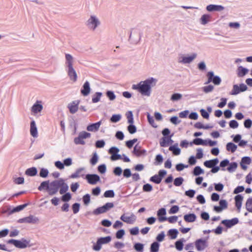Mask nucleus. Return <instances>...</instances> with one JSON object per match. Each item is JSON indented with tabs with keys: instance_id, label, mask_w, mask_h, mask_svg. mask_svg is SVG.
Masks as SVG:
<instances>
[{
	"instance_id": "nucleus-46",
	"label": "nucleus",
	"mask_w": 252,
	"mask_h": 252,
	"mask_svg": "<svg viewBox=\"0 0 252 252\" xmlns=\"http://www.w3.org/2000/svg\"><path fill=\"white\" fill-rule=\"evenodd\" d=\"M184 181V179L182 177L176 178L174 181V185L175 186H180Z\"/></svg>"
},
{
	"instance_id": "nucleus-2",
	"label": "nucleus",
	"mask_w": 252,
	"mask_h": 252,
	"mask_svg": "<svg viewBox=\"0 0 252 252\" xmlns=\"http://www.w3.org/2000/svg\"><path fill=\"white\" fill-rule=\"evenodd\" d=\"M60 189V193L61 194L66 192L68 189L67 185L64 181L60 179L51 182L49 184L48 193L50 195L55 194Z\"/></svg>"
},
{
	"instance_id": "nucleus-56",
	"label": "nucleus",
	"mask_w": 252,
	"mask_h": 252,
	"mask_svg": "<svg viewBox=\"0 0 252 252\" xmlns=\"http://www.w3.org/2000/svg\"><path fill=\"white\" fill-rule=\"evenodd\" d=\"M27 204H23V205H21L18 206L14 208L13 209L12 212H19L20 211H21L24 208H25L27 206Z\"/></svg>"
},
{
	"instance_id": "nucleus-45",
	"label": "nucleus",
	"mask_w": 252,
	"mask_h": 252,
	"mask_svg": "<svg viewBox=\"0 0 252 252\" xmlns=\"http://www.w3.org/2000/svg\"><path fill=\"white\" fill-rule=\"evenodd\" d=\"M126 118L127 119L128 123L132 124L133 123V114L132 112L129 111L126 114Z\"/></svg>"
},
{
	"instance_id": "nucleus-53",
	"label": "nucleus",
	"mask_w": 252,
	"mask_h": 252,
	"mask_svg": "<svg viewBox=\"0 0 252 252\" xmlns=\"http://www.w3.org/2000/svg\"><path fill=\"white\" fill-rule=\"evenodd\" d=\"M240 92L239 87L237 85H234L233 87L231 94L233 95H236Z\"/></svg>"
},
{
	"instance_id": "nucleus-60",
	"label": "nucleus",
	"mask_w": 252,
	"mask_h": 252,
	"mask_svg": "<svg viewBox=\"0 0 252 252\" xmlns=\"http://www.w3.org/2000/svg\"><path fill=\"white\" fill-rule=\"evenodd\" d=\"M220 206L222 209H225L227 208V203L225 200L221 199L219 202Z\"/></svg>"
},
{
	"instance_id": "nucleus-12",
	"label": "nucleus",
	"mask_w": 252,
	"mask_h": 252,
	"mask_svg": "<svg viewBox=\"0 0 252 252\" xmlns=\"http://www.w3.org/2000/svg\"><path fill=\"white\" fill-rule=\"evenodd\" d=\"M38 221V218L32 215H31L28 217L24 218L21 220V222L27 223H36Z\"/></svg>"
},
{
	"instance_id": "nucleus-38",
	"label": "nucleus",
	"mask_w": 252,
	"mask_h": 252,
	"mask_svg": "<svg viewBox=\"0 0 252 252\" xmlns=\"http://www.w3.org/2000/svg\"><path fill=\"white\" fill-rule=\"evenodd\" d=\"M192 143L196 145H206V143L203 140H202L201 138H199L194 139L193 140L192 142H191L190 143V145H192Z\"/></svg>"
},
{
	"instance_id": "nucleus-44",
	"label": "nucleus",
	"mask_w": 252,
	"mask_h": 252,
	"mask_svg": "<svg viewBox=\"0 0 252 252\" xmlns=\"http://www.w3.org/2000/svg\"><path fill=\"white\" fill-rule=\"evenodd\" d=\"M182 97V95L179 93H175L172 95L171 100L172 101H177L181 99Z\"/></svg>"
},
{
	"instance_id": "nucleus-40",
	"label": "nucleus",
	"mask_w": 252,
	"mask_h": 252,
	"mask_svg": "<svg viewBox=\"0 0 252 252\" xmlns=\"http://www.w3.org/2000/svg\"><path fill=\"white\" fill-rule=\"evenodd\" d=\"M162 179L160 177V176H158V175H155L150 178V181L156 183V184H159Z\"/></svg>"
},
{
	"instance_id": "nucleus-41",
	"label": "nucleus",
	"mask_w": 252,
	"mask_h": 252,
	"mask_svg": "<svg viewBox=\"0 0 252 252\" xmlns=\"http://www.w3.org/2000/svg\"><path fill=\"white\" fill-rule=\"evenodd\" d=\"M178 233V231L175 229H170L168 231V234L172 239H174L177 237Z\"/></svg>"
},
{
	"instance_id": "nucleus-48",
	"label": "nucleus",
	"mask_w": 252,
	"mask_h": 252,
	"mask_svg": "<svg viewBox=\"0 0 252 252\" xmlns=\"http://www.w3.org/2000/svg\"><path fill=\"white\" fill-rule=\"evenodd\" d=\"M203 173V170L199 166H196L193 170V174L198 176Z\"/></svg>"
},
{
	"instance_id": "nucleus-47",
	"label": "nucleus",
	"mask_w": 252,
	"mask_h": 252,
	"mask_svg": "<svg viewBox=\"0 0 252 252\" xmlns=\"http://www.w3.org/2000/svg\"><path fill=\"white\" fill-rule=\"evenodd\" d=\"M121 118V116L119 114L113 115L111 117L110 120L113 123H117L119 122Z\"/></svg>"
},
{
	"instance_id": "nucleus-31",
	"label": "nucleus",
	"mask_w": 252,
	"mask_h": 252,
	"mask_svg": "<svg viewBox=\"0 0 252 252\" xmlns=\"http://www.w3.org/2000/svg\"><path fill=\"white\" fill-rule=\"evenodd\" d=\"M211 17L210 15L208 14H204L203 15L200 19V23L202 25H206L208 22L211 21Z\"/></svg>"
},
{
	"instance_id": "nucleus-34",
	"label": "nucleus",
	"mask_w": 252,
	"mask_h": 252,
	"mask_svg": "<svg viewBox=\"0 0 252 252\" xmlns=\"http://www.w3.org/2000/svg\"><path fill=\"white\" fill-rule=\"evenodd\" d=\"M246 209L250 213H252V197L249 198L245 204Z\"/></svg>"
},
{
	"instance_id": "nucleus-30",
	"label": "nucleus",
	"mask_w": 252,
	"mask_h": 252,
	"mask_svg": "<svg viewBox=\"0 0 252 252\" xmlns=\"http://www.w3.org/2000/svg\"><path fill=\"white\" fill-rule=\"evenodd\" d=\"M248 72V70L242 66L238 67L237 69V75L242 77L245 76Z\"/></svg>"
},
{
	"instance_id": "nucleus-43",
	"label": "nucleus",
	"mask_w": 252,
	"mask_h": 252,
	"mask_svg": "<svg viewBox=\"0 0 252 252\" xmlns=\"http://www.w3.org/2000/svg\"><path fill=\"white\" fill-rule=\"evenodd\" d=\"M102 94L101 93L97 92L92 98V101L93 103H96L100 100Z\"/></svg>"
},
{
	"instance_id": "nucleus-11",
	"label": "nucleus",
	"mask_w": 252,
	"mask_h": 252,
	"mask_svg": "<svg viewBox=\"0 0 252 252\" xmlns=\"http://www.w3.org/2000/svg\"><path fill=\"white\" fill-rule=\"evenodd\" d=\"M80 103L79 100H74L68 104L67 107L71 114L75 113L78 110V106Z\"/></svg>"
},
{
	"instance_id": "nucleus-33",
	"label": "nucleus",
	"mask_w": 252,
	"mask_h": 252,
	"mask_svg": "<svg viewBox=\"0 0 252 252\" xmlns=\"http://www.w3.org/2000/svg\"><path fill=\"white\" fill-rule=\"evenodd\" d=\"M237 148V146L232 142L228 143L226 145V150L228 151H230L231 153L235 152Z\"/></svg>"
},
{
	"instance_id": "nucleus-61",
	"label": "nucleus",
	"mask_w": 252,
	"mask_h": 252,
	"mask_svg": "<svg viewBox=\"0 0 252 252\" xmlns=\"http://www.w3.org/2000/svg\"><path fill=\"white\" fill-rule=\"evenodd\" d=\"M197 153L196 154V158L197 159H200L203 158V154L202 150L201 148H198L196 150Z\"/></svg>"
},
{
	"instance_id": "nucleus-24",
	"label": "nucleus",
	"mask_w": 252,
	"mask_h": 252,
	"mask_svg": "<svg viewBox=\"0 0 252 252\" xmlns=\"http://www.w3.org/2000/svg\"><path fill=\"white\" fill-rule=\"evenodd\" d=\"M100 125V121L97 122L96 123L92 124L91 125H89L87 126V129L89 131H96L98 130Z\"/></svg>"
},
{
	"instance_id": "nucleus-36",
	"label": "nucleus",
	"mask_w": 252,
	"mask_h": 252,
	"mask_svg": "<svg viewBox=\"0 0 252 252\" xmlns=\"http://www.w3.org/2000/svg\"><path fill=\"white\" fill-rule=\"evenodd\" d=\"M65 59H66V63L67 65V67L72 66H73V57L72 56L69 54H65Z\"/></svg>"
},
{
	"instance_id": "nucleus-57",
	"label": "nucleus",
	"mask_w": 252,
	"mask_h": 252,
	"mask_svg": "<svg viewBox=\"0 0 252 252\" xmlns=\"http://www.w3.org/2000/svg\"><path fill=\"white\" fill-rule=\"evenodd\" d=\"M48 171L46 169L42 168L40 170L39 175L40 176L43 178H45L48 176Z\"/></svg>"
},
{
	"instance_id": "nucleus-29",
	"label": "nucleus",
	"mask_w": 252,
	"mask_h": 252,
	"mask_svg": "<svg viewBox=\"0 0 252 252\" xmlns=\"http://www.w3.org/2000/svg\"><path fill=\"white\" fill-rule=\"evenodd\" d=\"M171 141V140L169 138L163 137L160 140V146L162 147H167L169 144L170 141Z\"/></svg>"
},
{
	"instance_id": "nucleus-16",
	"label": "nucleus",
	"mask_w": 252,
	"mask_h": 252,
	"mask_svg": "<svg viewBox=\"0 0 252 252\" xmlns=\"http://www.w3.org/2000/svg\"><path fill=\"white\" fill-rule=\"evenodd\" d=\"M238 222V220L237 218H234L230 220H223L222 221V223L228 228L236 224Z\"/></svg>"
},
{
	"instance_id": "nucleus-64",
	"label": "nucleus",
	"mask_w": 252,
	"mask_h": 252,
	"mask_svg": "<svg viewBox=\"0 0 252 252\" xmlns=\"http://www.w3.org/2000/svg\"><path fill=\"white\" fill-rule=\"evenodd\" d=\"M83 201L85 205H88L90 202V196L89 194L85 195L83 197Z\"/></svg>"
},
{
	"instance_id": "nucleus-13",
	"label": "nucleus",
	"mask_w": 252,
	"mask_h": 252,
	"mask_svg": "<svg viewBox=\"0 0 252 252\" xmlns=\"http://www.w3.org/2000/svg\"><path fill=\"white\" fill-rule=\"evenodd\" d=\"M88 24L91 26L94 30L97 26L99 24V22L94 16H92L88 21Z\"/></svg>"
},
{
	"instance_id": "nucleus-10",
	"label": "nucleus",
	"mask_w": 252,
	"mask_h": 252,
	"mask_svg": "<svg viewBox=\"0 0 252 252\" xmlns=\"http://www.w3.org/2000/svg\"><path fill=\"white\" fill-rule=\"evenodd\" d=\"M86 179L88 182L91 185H95L100 180V178L96 174H87Z\"/></svg>"
},
{
	"instance_id": "nucleus-18",
	"label": "nucleus",
	"mask_w": 252,
	"mask_h": 252,
	"mask_svg": "<svg viewBox=\"0 0 252 252\" xmlns=\"http://www.w3.org/2000/svg\"><path fill=\"white\" fill-rule=\"evenodd\" d=\"M206 9L208 11H220L224 9V7L221 5L210 4L207 6Z\"/></svg>"
},
{
	"instance_id": "nucleus-6",
	"label": "nucleus",
	"mask_w": 252,
	"mask_h": 252,
	"mask_svg": "<svg viewBox=\"0 0 252 252\" xmlns=\"http://www.w3.org/2000/svg\"><path fill=\"white\" fill-rule=\"evenodd\" d=\"M91 136V134L86 131H82L79 133L77 137H75L74 139V143L76 144L84 145L85 142L84 139L89 138Z\"/></svg>"
},
{
	"instance_id": "nucleus-42",
	"label": "nucleus",
	"mask_w": 252,
	"mask_h": 252,
	"mask_svg": "<svg viewBox=\"0 0 252 252\" xmlns=\"http://www.w3.org/2000/svg\"><path fill=\"white\" fill-rule=\"evenodd\" d=\"M111 240V238L110 236H107L105 237L100 238L97 240L99 241V243H101V244H104L109 243Z\"/></svg>"
},
{
	"instance_id": "nucleus-1",
	"label": "nucleus",
	"mask_w": 252,
	"mask_h": 252,
	"mask_svg": "<svg viewBox=\"0 0 252 252\" xmlns=\"http://www.w3.org/2000/svg\"><path fill=\"white\" fill-rule=\"evenodd\" d=\"M157 80L154 78H149L144 81H141L138 84L133 85L132 88L137 90L143 95L150 96L151 88L156 85Z\"/></svg>"
},
{
	"instance_id": "nucleus-26",
	"label": "nucleus",
	"mask_w": 252,
	"mask_h": 252,
	"mask_svg": "<svg viewBox=\"0 0 252 252\" xmlns=\"http://www.w3.org/2000/svg\"><path fill=\"white\" fill-rule=\"evenodd\" d=\"M196 217L194 214H189L184 216V219L187 222H192L195 221Z\"/></svg>"
},
{
	"instance_id": "nucleus-39",
	"label": "nucleus",
	"mask_w": 252,
	"mask_h": 252,
	"mask_svg": "<svg viewBox=\"0 0 252 252\" xmlns=\"http://www.w3.org/2000/svg\"><path fill=\"white\" fill-rule=\"evenodd\" d=\"M49 184H50L49 183V181L43 182L41 183L40 185L38 188V189L39 190L46 189L48 191L49 189Z\"/></svg>"
},
{
	"instance_id": "nucleus-15",
	"label": "nucleus",
	"mask_w": 252,
	"mask_h": 252,
	"mask_svg": "<svg viewBox=\"0 0 252 252\" xmlns=\"http://www.w3.org/2000/svg\"><path fill=\"white\" fill-rule=\"evenodd\" d=\"M166 215V210L164 208L159 209L157 213L158 220L160 222H163L167 220V218L164 217Z\"/></svg>"
},
{
	"instance_id": "nucleus-25",
	"label": "nucleus",
	"mask_w": 252,
	"mask_h": 252,
	"mask_svg": "<svg viewBox=\"0 0 252 252\" xmlns=\"http://www.w3.org/2000/svg\"><path fill=\"white\" fill-rule=\"evenodd\" d=\"M146 150H142L140 146L137 145H135L134 147L133 153L137 157H140L141 155H145L146 154Z\"/></svg>"
},
{
	"instance_id": "nucleus-49",
	"label": "nucleus",
	"mask_w": 252,
	"mask_h": 252,
	"mask_svg": "<svg viewBox=\"0 0 252 252\" xmlns=\"http://www.w3.org/2000/svg\"><path fill=\"white\" fill-rule=\"evenodd\" d=\"M135 250L139 252H142L143 251V245L141 243H136L134 245Z\"/></svg>"
},
{
	"instance_id": "nucleus-63",
	"label": "nucleus",
	"mask_w": 252,
	"mask_h": 252,
	"mask_svg": "<svg viewBox=\"0 0 252 252\" xmlns=\"http://www.w3.org/2000/svg\"><path fill=\"white\" fill-rule=\"evenodd\" d=\"M125 235V231L124 229L118 230L116 234V237L118 239H121Z\"/></svg>"
},
{
	"instance_id": "nucleus-55",
	"label": "nucleus",
	"mask_w": 252,
	"mask_h": 252,
	"mask_svg": "<svg viewBox=\"0 0 252 252\" xmlns=\"http://www.w3.org/2000/svg\"><path fill=\"white\" fill-rule=\"evenodd\" d=\"M237 167V164L236 162H232L229 164V166L228 167L227 170L229 172H231L235 170Z\"/></svg>"
},
{
	"instance_id": "nucleus-14",
	"label": "nucleus",
	"mask_w": 252,
	"mask_h": 252,
	"mask_svg": "<svg viewBox=\"0 0 252 252\" xmlns=\"http://www.w3.org/2000/svg\"><path fill=\"white\" fill-rule=\"evenodd\" d=\"M68 68V75L71 80H72L73 82H75L77 80V77L75 70L73 68V66H69Z\"/></svg>"
},
{
	"instance_id": "nucleus-20",
	"label": "nucleus",
	"mask_w": 252,
	"mask_h": 252,
	"mask_svg": "<svg viewBox=\"0 0 252 252\" xmlns=\"http://www.w3.org/2000/svg\"><path fill=\"white\" fill-rule=\"evenodd\" d=\"M30 133L33 137H37V130L36 126L35 123L34 121H32L30 125Z\"/></svg>"
},
{
	"instance_id": "nucleus-35",
	"label": "nucleus",
	"mask_w": 252,
	"mask_h": 252,
	"mask_svg": "<svg viewBox=\"0 0 252 252\" xmlns=\"http://www.w3.org/2000/svg\"><path fill=\"white\" fill-rule=\"evenodd\" d=\"M26 174L30 176H33L36 175L37 170L35 167L28 168L26 171Z\"/></svg>"
},
{
	"instance_id": "nucleus-28",
	"label": "nucleus",
	"mask_w": 252,
	"mask_h": 252,
	"mask_svg": "<svg viewBox=\"0 0 252 252\" xmlns=\"http://www.w3.org/2000/svg\"><path fill=\"white\" fill-rule=\"evenodd\" d=\"M196 57V54H193L189 57H183L181 62L184 63H189L191 62Z\"/></svg>"
},
{
	"instance_id": "nucleus-9",
	"label": "nucleus",
	"mask_w": 252,
	"mask_h": 252,
	"mask_svg": "<svg viewBox=\"0 0 252 252\" xmlns=\"http://www.w3.org/2000/svg\"><path fill=\"white\" fill-rule=\"evenodd\" d=\"M120 219L126 223L133 224L135 221L136 217L132 213L129 216H127V214H124L121 216Z\"/></svg>"
},
{
	"instance_id": "nucleus-52",
	"label": "nucleus",
	"mask_w": 252,
	"mask_h": 252,
	"mask_svg": "<svg viewBox=\"0 0 252 252\" xmlns=\"http://www.w3.org/2000/svg\"><path fill=\"white\" fill-rule=\"evenodd\" d=\"M71 198V194L69 192H67L62 196V200L64 202H67L70 200Z\"/></svg>"
},
{
	"instance_id": "nucleus-23",
	"label": "nucleus",
	"mask_w": 252,
	"mask_h": 252,
	"mask_svg": "<svg viewBox=\"0 0 252 252\" xmlns=\"http://www.w3.org/2000/svg\"><path fill=\"white\" fill-rule=\"evenodd\" d=\"M84 169L80 168L76 170V171L70 176V178L74 179L79 177H84V174L83 173Z\"/></svg>"
},
{
	"instance_id": "nucleus-54",
	"label": "nucleus",
	"mask_w": 252,
	"mask_h": 252,
	"mask_svg": "<svg viewBox=\"0 0 252 252\" xmlns=\"http://www.w3.org/2000/svg\"><path fill=\"white\" fill-rule=\"evenodd\" d=\"M214 90V86L211 85H209L208 86H205L203 88V91L205 93H208L209 92H212L213 90Z\"/></svg>"
},
{
	"instance_id": "nucleus-4",
	"label": "nucleus",
	"mask_w": 252,
	"mask_h": 252,
	"mask_svg": "<svg viewBox=\"0 0 252 252\" xmlns=\"http://www.w3.org/2000/svg\"><path fill=\"white\" fill-rule=\"evenodd\" d=\"M208 78L205 84L212 82L215 85H219L221 83V79L218 76H215L213 71H209L206 74Z\"/></svg>"
},
{
	"instance_id": "nucleus-5",
	"label": "nucleus",
	"mask_w": 252,
	"mask_h": 252,
	"mask_svg": "<svg viewBox=\"0 0 252 252\" xmlns=\"http://www.w3.org/2000/svg\"><path fill=\"white\" fill-rule=\"evenodd\" d=\"M208 78L205 84L212 82L215 85H219L221 83V79L218 76H215L213 71H209L206 74Z\"/></svg>"
},
{
	"instance_id": "nucleus-19",
	"label": "nucleus",
	"mask_w": 252,
	"mask_h": 252,
	"mask_svg": "<svg viewBox=\"0 0 252 252\" xmlns=\"http://www.w3.org/2000/svg\"><path fill=\"white\" fill-rule=\"evenodd\" d=\"M90 92V84L88 81H86L83 86V88L81 90V93L84 96H86L89 94Z\"/></svg>"
},
{
	"instance_id": "nucleus-51",
	"label": "nucleus",
	"mask_w": 252,
	"mask_h": 252,
	"mask_svg": "<svg viewBox=\"0 0 252 252\" xmlns=\"http://www.w3.org/2000/svg\"><path fill=\"white\" fill-rule=\"evenodd\" d=\"M115 195L114 192L112 190H106L104 193L105 197H113Z\"/></svg>"
},
{
	"instance_id": "nucleus-27",
	"label": "nucleus",
	"mask_w": 252,
	"mask_h": 252,
	"mask_svg": "<svg viewBox=\"0 0 252 252\" xmlns=\"http://www.w3.org/2000/svg\"><path fill=\"white\" fill-rule=\"evenodd\" d=\"M219 160L217 158L207 160L204 162V165L208 168H212L218 164Z\"/></svg>"
},
{
	"instance_id": "nucleus-3",
	"label": "nucleus",
	"mask_w": 252,
	"mask_h": 252,
	"mask_svg": "<svg viewBox=\"0 0 252 252\" xmlns=\"http://www.w3.org/2000/svg\"><path fill=\"white\" fill-rule=\"evenodd\" d=\"M114 206V203L112 202H108L101 207H99L94 211V215H99L106 213L110 209L113 208Z\"/></svg>"
},
{
	"instance_id": "nucleus-21",
	"label": "nucleus",
	"mask_w": 252,
	"mask_h": 252,
	"mask_svg": "<svg viewBox=\"0 0 252 252\" xmlns=\"http://www.w3.org/2000/svg\"><path fill=\"white\" fill-rule=\"evenodd\" d=\"M235 206L237 208L238 212L240 211L242 206L243 197L241 195H237L235 197Z\"/></svg>"
},
{
	"instance_id": "nucleus-37",
	"label": "nucleus",
	"mask_w": 252,
	"mask_h": 252,
	"mask_svg": "<svg viewBox=\"0 0 252 252\" xmlns=\"http://www.w3.org/2000/svg\"><path fill=\"white\" fill-rule=\"evenodd\" d=\"M159 244L157 242L153 243L150 247L151 252H158L159 250Z\"/></svg>"
},
{
	"instance_id": "nucleus-8",
	"label": "nucleus",
	"mask_w": 252,
	"mask_h": 252,
	"mask_svg": "<svg viewBox=\"0 0 252 252\" xmlns=\"http://www.w3.org/2000/svg\"><path fill=\"white\" fill-rule=\"evenodd\" d=\"M195 246L198 251H204L207 247H208V242L206 239H199L195 241Z\"/></svg>"
},
{
	"instance_id": "nucleus-62",
	"label": "nucleus",
	"mask_w": 252,
	"mask_h": 252,
	"mask_svg": "<svg viewBox=\"0 0 252 252\" xmlns=\"http://www.w3.org/2000/svg\"><path fill=\"white\" fill-rule=\"evenodd\" d=\"M137 141V139H133L132 140L127 141L126 142V146L128 148H131Z\"/></svg>"
},
{
	"instance_id": "nucleus-32",
	"label": "nucleus",
	"mask_w": 252,
	"mask_h": 252,
	"mask_svg": "<svg viewBox=\"0 0 252 252\" xmlns=\"http://www.w3.org/2000/svg\"><path fill=\"white\" fill-rule=\"evenodd\" d=\"M169 150L172 151L173 154L175 156H178L181 153L180 149L177 147V144L169 147Z\"/></svg>"
},
{
	"instance_id": "nucleus-50",
	"label": "nucleus",
	"mask_w": 252,
	"mask_h": 252,
	"mask_svg": "<svg viewBox=\"0 0 252 252\" xmlns=\"http://www.w3.org/2000/svg\"><path fill=\"white\" fill-rule=\"evenodd\" d=\"M98 160V158L96 153H94L92 158H91L90 160V163L92 165H95Z\"/></svg>"
},
{
	"instance_id": "nucleus-22",
	"label": "nucleus",
	"mask_w": 252,
	"mask_h": 252,
	"mask_svg": "<svg viewBox=\"0 0 252 252\" xmlns=\"http://www.w3.org/2000/svg\"><path fill=\"white\" fill-rule=\"evenodd\" d=\"M251 159L250 158L248 157H245L242 158L241 162L240 163L242 168L244 170H246L247 168V165L251 163Z\"/></svg>"
},
{
	"instance_id": "nucleus-59",
	"label": "nucleus",
	"mask_w": 252,
	"mask_h": 252,
	"mask_svg": "<svg viewBox=\"0 0 252 252\" xmlns=\"http://www.w3.org/2000/svg\"><path fill=\"white\" fill-rule=\"evenodd\" d=\"M152 189H153L152 186L149 184H146L144 185L143 187V190L144 191L149 192V191H152Z\"/></svg>"
},
{
	"instance_id": "nucleus-7",
	"label": "nucleus",
	"mask_w": 252,
	"mask_h": 252,
	"mask_svg": "<svg viewBox=\"0 0 252 252\" xmlns=\"http://www.w3.org/2000/svg\"><path fill=\"white\" fill-rule=\"evenodd\" d=\"M8 244H13L16 247L20 249L25 248L29 245V242L23 239L21 241L14 239H10L7 241Z\"/></svg>"
},
{
	"instance_id": "nucleus-17",
	"label": "nucleus",
	"mask_w": 252,
	"mask_h": 252,
	"mask_svg": "<svg viewBox=\"0 0 252 252\" xmlns=\"http://www.w3.org/2000/svg\"><path fill=\"white\" fill-rule=\"evenodd\" d=\"M41 101H37V102L32 106V111L33 113L36 114L42 111L43 106L41 104Z\"/></svg>"
},
{
	"instance_id": "nucleus-58",
	"label": "nucleus",
	"mask_w": 252,
	"mask_h": 252,
	"mask_svg": "<svg viewBox=\"0 0 252 252\" xmlns=\"http://www.w3.org/2000/svg\"><path fill=\"white\" fill-rule=\"evenodd\" d=\"M72 208V210H73V213L76 214L79 211L80 204L79 203H75L73 204Z\"/></svg>"
}]
</instances>
